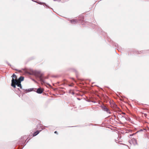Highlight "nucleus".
<instances>
[{"label":"nucleus","instance_id":"1a4fd4ad","mask_svg":"<svg viewBox=\"0 0 149 149\" xmlns=\"http://www.w3.org/2000/svg\"><path fill=\"white\" fill-rule=\"evenodd\" d=\"M55 133V134H57V132L56 131H55V132H54Z\"/></svg>","mask_w":149,"mask_h":149},{"label":"nucleus","instance_id":"7ed1b4c3","mask_svg":"<svg viewBox=\"0 0 149 149\" xmlns=\"http://www.w3.org/2000/svg\"><path fill=\"white\" fill-rule=\"evenodd\" d=\"M102 109L104 111H107V112L108 113H111L110 110L105 106H104L102 107Z\"/></svg>","mask_w":149,"mask_h":149},{"label":"nucleus","instance_id":"423d86ee","mask_svg":"<svg viewBox=\"0 0 149 149\" xmlns=\"http://www.w3.org/2000/svg\"><path fill=\"white\" fill-rule=\"evenodd\" d=\"M77 20L76 19H73L71 21V23L72 24H75L77 22Z\"/></svg>","mask_w":149,"mask_h":149},{"label":"nucleus","instance_id":"f257e3e1","mask_svg":"<svg viewBox=\"0 0 149 149\" xmlns=\"http://www.w3.org/2000/svg\"><path fill=\"white\" fill-rule=\"evenodd\" d=\"M24 78L22 77H20L18 79H14L13 78L12 80L11 86L14 88H15V85H17L18 87L22 88L21 85V82L24 80Z\"/></svg>","mask_w":149,"mask_h":149},{"label":"nucleus","instance_id":"f03ea898","mask_svg":"<svg viewBox=\"0 0 149 149\" xmlns=\"http://www.w3.org/2000/svg\"><path fill=\"white\" fill-rule=\"evenodd\" d=\"M129 142L131 145L135 146L137 144L136 139L134 138H132L131 140L129 141Z\"/></svg>","mask_w":149,"mask_h":149},{"label":"nucleus","instance_id":"20e7f679","mask_svg":"<svg viewBox=\"0 0 149 149\" xmlns=\"http://www.w3.org/2000/svg\"><path fill=\"white\" fill-rule=\"evenodd\" d=\"M43 90L42 88H38L37 89V90L36 91V92L37 93H39V94H41L43 92Z\"/></svg>","mask_w":149,"mask_h":149},{"label":"nucleus","instance_id":"39448f33","mask_svg":"<svg viewBox=\"0 0 149 149\" xmlns=\"http://www.w3.org/2000/svg\"><path fill=\"white\" fill-rule=\"evenodd\" d=\"M39 133V131H36V132H35L33 134V136H35L37 135Z\"/></svg>","mask_w":149,"mask_h":149},{"label":"nucleus","instance_id":"0eeeda50","mask_svg":"<svg viewBox=\"0 0 149 149\" xmlns=\"http://www.w3.org/2000/svg\"><path fill=\"white\" fill-rule=\"evenodd\" d=\"M38 77H39L40 78L41 81H42L43 82L42 79V78H41V76L40 75V73H39V74L38 75Z\"/></svg>","mask_w":149,"mask_h":149},{"label":"nucleus","instance_id":"6e6552de","mask_svg":"<svg viewBox=\"0 0 149 149\" xmlns=\"http://www.w3.org/2000/svg\"><path fill=\"white\" fill-rule=\"evenodd\" d=\"M12 77H15V78L16 77V75L14 74L13 75Z\"/></svg>","mask_w":149,"mask_h":149}]
</instances>
